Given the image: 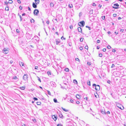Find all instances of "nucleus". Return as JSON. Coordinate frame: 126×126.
Segmentation results:
<instances>
[{
	"label": "nucleus",
	"instance_id": "nucleus-1",
	"mask_svg": "<svg viewBox=\"0 0 126 126\" xmlns=\"http://www.w3.org/2000/svg\"><path fill=\"white\" fill-rule=\"evenodd\" d=\"M93 87H95V90L97 91H98L100 89V86L98 85H96L95 84H94L93 85Z\"/></svg>",
	"mask_w": 126,
	"mask_h": 126
},
{
	"label": "nucleus",
	"instance_id": "nucleus-2",
	"mask_svg": "<svg viewBox=\"0 0 126 126\" xmlns=\"http://www.w3.org/2000/svg\"><path fill=\"white\" fill-rule=\"evenodd\" d=\"M85 25V22L84 21H82L79 22V25L82 27H83Z\"/></svg>",
	"mask_w": 126,
	"mask_h": 126
},
{
	"label": "nucleus",
	"instance_id": "nucleus-3",
	"mask_svg": "<svg viewBox=\"0 0 126 126\" xmlns=\"http://www.w3.org/2000/svg\"><path fill=\"white\" fill-rule=\"evenodd\" d=\"M28 75L27 74H25L23 77V79L25 80H27L28 79Z\"/></svg>",
	"mask_w": 126,
	"mask_h": 126
},
{
	"label": "nucleus",
	"instance_id": "nucleus-4",
	"mask_svg": "<svg viewBox=\"0 0 126 126\" xmlns=\"http://www.w3.org/2000/svg\"><path fill=\"white\" fill-rule=\"evenodd\" d=\"M114 6H113L112 7L113 8L115 9H117L118 8L117 7H119V5L117 3L114 4L113 5Z\"/></svg>",
	"mask_w": 126,
	"mask_h": 126
},
{
	"label": "nucleus",
	"instance_id": "nucleus-5",
	"mask_svg": "<svg viewBox=\"0 0 126 126\" xmlns=\"http://www.w3.org/2000/svg\"><path fill=\"white\" fill-rule=\"evenodd\" d=\"M56 44L57 45H59V43L60 42V40L59 39H56L55 40Z\"/></svg>",
	"mask_w": 126,
	"mask_h": 126
},
{
	"label": "nucleus",
	"instance_id": "nucleus-6",
	"mask_svg": "<svg viewBox=\"0 0 126 126\" xmlns=\"http://www.w3.org/2000/svg\"><path fill=\"white\" fill-rule=\"evenodd\" d=\"M39 13V11L38 10L35 9L34 11V15L37 16Z\"/></svg>",
	"mask_w": 126,
	"mask_h": 126
},
{
	"label": "nucleus",
	"instance_id": "nucleus-7",
	"mask_svg": "<svg viewBox=\"0 0 126 126\" xmlns=\"http://www.w3.org/2000/svg\"><path fill=\"white\" fill-rule=\"evenodd\" d=\"M52 118L55 121L56 120L57 118V116L56 115H52Z\"/></svg>",
	"mask_w": 126,
	"mask_h": 126
},
{
	"label": "nucleus",
	"instance_id": "nucleus-8",
	"mask_svg": "<svg viewBox=\"0 0 126 126\" xmlns=\"http://www.w3.org/2000/svg\"><path fill=\"white\" fill-rule=\"evenodd\" d=\"M3 52L5 54H7L8 52V50L6 49L5 48H4L3 49Z\"/></svg>",
	"mask_w": 126,
	"mask_h": 126
},
{
	"label": "nucleus",
	"instance_id": "nucleus-9",
	"mask_svg": "<svg viewBox=\"0 0 126 126\" xmlns=\"http://www.w3.org/2000/svg\"><path fill=\"white\" fill-rule=\"evenodd\" d=\"M37 4L33 2L32 3V6L34 8H36L37 7Z\"/></svg>",
	"mask_w": 126,
	"mask_h": 126
},
{
	"label": "nucleus",
	"instance_id": "nucleus-10",
	"mask_svg": "<svg viewBox=\"0 0 126 126\" xmlns=\"http://www.w3.org/2000/svg\"><path fill=\"white\" fill-rule=\"evenodd\" d=\"M78 31L79 32H81L82 33V28L80 27H78Z\"/></svg>",
	"mask_w": 126,
	"mask_h": 126
},
{
	"label": "nucleus",
	"instance_id": "nucleus-11",
	"mask_svg": "<svg viewBox=\"0 0 126 126\" xmlns=\"http://www.w3.org/2000/svg\"><path fill=\"white\" fill-rule=\"evenodd\" d=\"M50 84H51L52 86H54L55 83V82L52 81L50 82Z\"/></svg>",
	"mask_w": 126,
	"mask_h": 126
},
{
	"label": "nucleus",
	"instance_id": "nucleus-12",
	"mask_svg": "<svg viewBox=\"0 0 126 126\" xmlns=\"http://www.w3.org/2000/svg\"><path fill=\"white\" fill-rule=\"evenodd\" d=\"M34 1L36 4H39V0H34Z\"/></svg>",
	"mask_w": 126,
	"mask_h": 126
},
{
	"label": "nucleus",
	"instance_id": "nucleus-13",
	"mask_svg": "<svg viewBox=\"0 0 126 126\" xmlns=\"http://www.w3.org/2000/svg\"><path fill=\"white\" fill-rule=\"evenodd\" d=\"M19 64L21 66H23L24 65V63H23L22 62H19Z\"/></svg>",
	"mask_w": 126,
	"mask_h": 126
},
{
	"label": "nucleus",
	"instance_id": "nucleus-14",
	"mask_svg": "<svg viewBox=\"0 0 126 126\" xmlns=\"http://www.w3.org/2000/svg\"><path fill=\"white\" fill-rule=\"evenodd\" d=\"M50 6L51 7H54V5L53 3L52 2H51L50 4Z\"/></svg>",
	"mask_w": 126,
	"mask_h": 126
},
{
	"label": "nucleus",
	"instance_id": "nucleus-15",
	"mask_svg": "<svg viewBox=\"0 0 126 126\" xmlns=\"http://www.w3.org/2000/svg\"><path fill=\"white\" fill-rule=\"evenodd\" d=\"M8 2L7 1H5L4 2V4L6 5V7H8Z\"/></svg>",
	"mask_w": 126,
	"mask_h": 126
},
{
	"label": "nucleus",
	"instance_id": "nucleus-16",
	"mask_svg": "<svg viewBox=\"0 0 126 126\" xmlns=\"http://www.w3.org/2000/svg\"><path fill=\"white\" fill-rule=\"evenodd\" d=\"M101 112L103 114H106L105 112V110H101Z\"/></svg>",
	"mask_w": 126,
	"mask_h": 126
},
{
	"label": "nucleus",
	"instance_id": "nucleus-17",
	"mask_svg": "<svg viewBox=\"0 0 126 126\" xmlns=\"http://www.w3.org/2000/svg\"><path fill=\"white\" fill-rule=\"evenodd\" d=\"M76 98L78 99H80V96L78 94H77L76 95Z\"/></svg>",
	"mask_w": 126,
	"mask_h": 126
},
{
	"label": "nucleus",
	"instance_id": "nucleus-18",
	"mask_svg": "<svg viewBox=\"0 0 126 126\" xmlns=\"http://www.w3.org/2000/svg\"><path fill=\"white\" fill-rule=\"evenodd\" d=\"M87 84L90 86L91 85L90 81V80H88L87 82Z\"/></svg>",
	"mask_w": 126,
	"mask_h": 126
},
{
	"label": "nucleus",
	"instance_id": "nucleus-19",
	"mask_svg": "<svg viewBox=\"0 0 126 126\" xmlns=\"http://www.w3.org/2000/svg\"><path fill=\"white\" fill-rule=\"evenodd\" d=\"M93 9H91L90 11L89 14H93Z\"/></svg>",
	"mask_w": 126,
	"mask_h": 126
},
{
	"label": "nucleus",
	"instance_id": "nucleus-20",
	"mask_svg": "<svg viewBox=\"0 0 126 126\" xmlns=\"http://www.w3.org/2000/svg\"><path fill=\"white\" fill-rule=\"evenodd\" d=\"M64 70L66 72H68L69 71V69L68 68H66Z\"/></svg>",
	"mask_w": 126,
	"mask_h": 126
},
{
	"label": "nucleus",
	"instance_id": "nucleus-21",
	"mask_svg": "<svg viewBox=\"0 0 126 126\" xmlns=\"http://www.w3.org/2000/svg\"><path fill=\"white\" fill-rule=\"evenodd\" d=\"M53 101L55 103H57V100L56 98H54V99Z\"/></svg>",
	"mask_w": 126,
	"mask_h": 126
},
{
	"label": "nucleus",
	"instance_id": "nucleus-22",
	"mask_svg": "<svg viewBox=\"0 0 126 126\" xmlns=\"http://www.w3.org/2000/svg\"><path fill=\"white\" fill-rule=\"evenodd\" d=\"M13 1L11 0H9L8 3H13Z\"/></svg>",
	"mask_w": 126,
	"mask_h": 126
},
{
	"label": "nucleus",
	"instance_id": "nucleus-23",
	"mask_svg": "<svg viewBox=\"0 0 126 126\" xmlns=\"http://www.w3.org/2000/svg\"><path fill=\"white\" fill-rule=\"evenodd\" d=\"M61 108L63 110L67 112L68 111V110H66L65 109L63 108V107H62Z\"/></svg>",
	"mask_w": 126,
	"mask_h": 126
},
{
	"label": "nucleus",
	"instance_id": "nucleus-24",
	"mask_svg": "<svg viewBox=\"0 0 126 126\" xmlns=\"http://www.w3.org/2000/svg\"><path fill=\"white\" fill-rule=\"evenodd\" d=\"M20 89H21L24 90L25 89V86H23L22 87H21L20 88Z\"/></svg>",
	"mask_w": 126,
	"mask_h": 126
},
{
	"label": "nucleus",
	"instance_id": "nucleus-25",
	"mask_svg": "<svg viewBox=\"0 0 126 126\" xmlns=\"http://www.w3.org/2000/svg\"><path fill=\"white\" fill-rule=\"evenodd\" d=\"M73 82L76 84H77V80L76 79H74L73 80Z\"/></svg>",
	"mask_w": 126,
	"mask_h": 126
},
{
	"label": "nucleus",
	"instance_id": "nucleus-26",
	"mask_svg": "<svg viewBox=\"0 0 126 126\" xmlns=\"http://www.w3.org/2000/svg\"><path fill=\"white\" fill-rule=\"evenodd\" d=\"M5 10H7V11L9 10L8 6V7H6L5 8Z\"/></svg>",
	"mask_w": 126,
	"mask_h": 126
},
{
	"label": "nucleus",
	"instance_id": "nucleus-27",
	"mask_svg": "<svg viewBox=\"0 0 126 126\" xmlns=\"http://www.w3.org/2000/svg\"><path fill=\"white\" fill-rule=\"evenodd\" d=\"M86 28H88L89 30H91V28L90 27H89V26H86Z\"/></svg>",
	"mask_w": 126,
	"mask_h": 126
},
{
	"label": "nucleus",
	"instance_id": "nucleus-28",
	"mask_svg": "<svg viewBox=\"0 0 126 126\" xmlns=\"http://www.w3.org/2000/svg\"><path fill=\"white\" fill-rule=\"evenodd\" d=\"M91 63L89 62H88L87 63V64L89 65V66H90L91 65Z\"/></svg>",
	"mask_w": 126,
	"mask_h": 126
},
{
	"label": "nucleus",
	"instance_id": "nucleus-29",
	"mask_svg": "<svg viewBox=\"0 0 126 126\" xmlns=\"http://www.w3.org/2000/svg\"><path fill=\"white\" fill-rule=\"evenodd\" d=\"M69 7L70 8H72V7H73V5H72V4H69Z\"/></svg>",
	"mask_w": 126,
	"mask_h": 126
},
{
	"label": "nucleus",
	"instance_id": "nucleus-30",
	"mask_svg": "<svg viewBox=\"0 0 126 126\" xmlns=\"http://www.w3.org/2000/svg\"><path fill=\"white\" fill-rule=\"evenodd\" d=\"M41 104V103L40 102H37V104L38 105H40Z\"/></svg>",
	"mask_w": 126,
	"mask_h": 126
},
{
	"label": "nucleus",
	"instance_id": "nucleus-31",
	"mask_svg": "<svg viewBox=\"0 0 126 126\" xmlns=\"http://www.w3.org/2000/svg\"><path fill=\"white\" fill-rule=\"evenodd\" d=\"M47 74L49 76V75H51V72L49 71H48L47 72Z\"/></svg>",
	"mask_w": 126,
	"mask_h": 126
},
{
	"label": "nucleus",
	"instance_id": "nucleus-32",
	"mask_svg": "<svg viewBox=\"0 0 126 126\" xmlns=\"http://www.w3.org/2000/svg\"><path fill=\"white\" fill-rule=\"evenodd\" d=\"M107 48L108 49H110L111 48V47L110 45H108L107 47Z\"/></svg>",
	"mask_w": 126,
	"mask_h": 126
},
{
	"label": "nucleus",
	"instance_id": "nucleus-33",
	"mask_svg": "<svg viewBox=\"0 0 126 126\" xmlns=\"http://www.w3.org/2000/svg\"><path fill=\"white\" fill-rule=\"evenodd\" d=\"M83 38H81L80 39V42H82L83 41Z\"/></svg>",
	"mask_w": 126,
	"mask_h": 126
},
{
	"label": "nucleus",
	"instance_id": "nucleus-34",
	"mask_svg": "<svg viewBox=\"0 0 126 126\" xmlns=\"http://www.w3.org/2000/svg\"><path fill=\"white\" fill-rule=\"evenodd\" d=\"M99 56L100 57H101L102 56V54H99Z\"/></svg>",
	"mask_w": 126,
	"mask_h": 126
},
{
	"label": "nucleus",
	"instance_id": "nucleus-35",
	"mask_svg": "<svg viewBox=\"0 0 126 126\" xmlns=\"http://www.w3.org/2000/svg\"><path fill=\"white\" fill-rule=\"evenodd\" d=\"M59 117H60L62 118H62L63 116V115L62 114H61L59 115Z\"/></svg>",
	"mask_w": 126,
	"mask_h": 126
},
{
	"label": "nucleus",
	"instance_id": "nucleus-36",
	"mask_svg": "<svg viewBox=\"0 0 126 126\" xmlns=\"http://www.w3.org/2000/svg\"><path fill=\"white\" fill-rule=\"evenodd\" d=\"M47 92L48 93V94L50 95H51V93L48 90H47Z\"/></svg>",
	"mask_w": 126,
	"mask_h": 126
},
{
	"label": "nucleus",
	"instance_id": "nucleus-37",
	"mask_svg": "<svg viewBox=\"0 0 126 126\" xmlns=\"http://www.w3.org/2000/svg\"><path fill=\"white\" fill-rule=\"evenodd\" d=\"M33 99L34 100H38V99L36 97H33Z\"/></svg>",
	"mask_w": 126,
	"mask_h": 126
},
{
	"label": "nucleus",
	"instance_id": "nucleus-38",
	"mask_svg": "<svg viewBox=\"0 0 126 126\" xmlns=\"http://www.w3.org/2000/svg\"><path fill=\"white\" fill-rule=\"evenodd\" d=\"M102 19L103 20H104L105 18V16L102 17Z\"/></svg>",
	"mask_w": 126,
	"mask_h": 126
},
{
	"label": "nucleus",
	"instance_id": "nucleus-39",
	"mask_svg": "<svg viewBox=\"0 0 126 126\" xmlns=\"http://www.w3.org/2000/svg\"><path fill=\"white\" fill-rule=\"evenodd\" d=\"M31 23L34 22V20L33 19H32L31 20Z\"/></svg>",
	"mask_w": 126,
	"mask_h": 126
},
{
	"label": "nucleus",
	"instance_id": "nucleus-40",
	"mask_svg": "<svg viewBox=\"0 0 126 126\" xmlns=\"http://www.w3.org/2000/svg\"><path fill=\"white\" fill-rule=\"evenodd\" d=\"M38 77V81H39L40 82H41V79H40V78L38 77Z\"/></svg>",
	"mask_w": 126,
	"mask_h": 126
},
{
	"label": "nucleus",
	"instance_id": "nucleus-41",
	"mask_svg": "<svg viewBox=\"0 0 126 126\" xmlns=\"http://www.w3.org/2000/svg\"><path fill=\"white\" fill-rule=\"evenodd\" d=\"M61 39L62 40H63V39H64V40H65V38H64L63 37V36H62L61 37Z\"/></svg>",
	"mask_w": 126,
	"mask_h": 126
},
{
	"label": "nucleus",
	"instance_id": "nucleus-42",
	"mask_svg": "<svg viewBox=\"0 0 126 126\" xmlns=\"http://www.w3.org/2000/svg\"><path fill=\"white\" fill-rule=\"evenodd\" d=\"M113 17H115L117 15L116 14H113Z\"/></svg>",
	"mask_w": 126,
	"mask_h": 126
},
{
	"label": "nucleus",
	"instance_id": "nucleus-43",
	"mask_svg": "<svg viewBox=\"0 0 126 126\" xmlns=\"http://www.w3.org/2000/svg\"><path fill=\"white\" fill-rule=\"evenodd\" d=\"M16 32L17 33H19V30L18 29H17L16 30Z\"/></svg>",
	"mask_w": 126,
	"mask_h": 126
},
{
	"label": "nucleus",
	"instance_id": "nucleus-44",
	"mask_svg": "<svg viewBox=\"0 0 126 126\" xmlns=\"http://www.w3.org/2000/svg\"><path fill=\"white\" fill-rule=\"evenodd\" d=\"M17 1L18 3L20 4L21 3V1L20 0H17Z\"/></svg>",
	"mask_w": 126,
	"mask_h": 126
},
{
	"label": "nucleus",
	"instance_id": "nucleus-45",
	"mask_svg": "<svg viewBox=\"0 0 126 126\" xmlns=\"http://www.w3.org/2000/svg\"><path fill=\"white\" fill-rule=\"evenodd\" d=\"M85 49H88V47L87 46H85Z\"/></svg>",
	"mask_w": 126,
	"mask_h": 126
},
{
	"label": "nucleus",
	"instance_id": "nucleus-46",
	"mask_svg": "<svg viewBox=\"0 0 126 126\" xmlns=\"http://www.w3.org/2000/svg\"><path fill=\"white\" fill-rule=\"evenodd\" d=\"M79 49H80V50H83V48H82V47H79Z\"/></svg>",
	"mask_w": 126,
	"mask_h": 126
},
{
	"label": "nucleus",
	"instance_id": "nucleus-47",
	"mask_svg": "<svg viewBox=\"0 0 126 126\" xmlns=\"http://www.w3.org/2000/svg\"><path fill=\"white\" fill-rule=\"evenodd\" d=\"M73 99H71L70 100V102L71 103H73Z\"/></svg>",
	"mask_w": 126,
	"mask_h": 126
},
{
	"label": "nucleus",
	"instance_id": "nucleus-48",
	"mask_svg": "<svg viewBox=\"0 0 126 126\" xmlns=\"http://www.w3.org/2000/svg\"><path fill=\"white\" fill-rule=\"evenodd\" d=\"M124 29H121L120 30V31L121 32H124Z\"/></svg>",
	"mask_w": 126,
	"mask_h": 126
},
{
	"label": "nucleus",
	"instance_id": "nucleus-49",
	"mask_svg": "<svg viewBox=\"0 0 126 126\" xmlns=\"http://www.w3.org/2000/svg\"><path fill=\"white\" fill-rule=\"evenodd\" d=\"M28 9L29 11H31V8L29 7H28Z\"/></svg>",
	"mask_w": 126,
	"mask_h": 126
},
{
	"label": "nucleus",
	"instance_id": "nucleus-50",
	"mask_svg": "<svg viewBox=\"0 0 126 126\" xmlns=\"http://www.w3.org/2000/svg\"><path fill=\"white\" fill-rule=\"evenodd\" d=\"M100 42V40H98L97 41V43H99Z\"/></svg>",
	"mask_w": 126,
	"mask_h": 126
},
{
	"label": "nucleus",
	"instance_id": "nucleus-51",
	"mask_svg": "<svg viewBox=\"0 0 126 126\" xmlns=\"http://www.w3.org/2000/svg\"><path fill=\"white\" fill-rule=\"evenodd\" d=\"M114 33L116 34H118V32H114Z\"/></svg>",
	"mask_w": 126,
	"mask_h": 126
},
{
	"label": "nucleus",
	"instance_id": "nucleus-52",
	"mask_svg": "<svg viewBox=\"0 0 126 126\" xmlns=\"http://www.w3.org/2000/svg\"><path fill=\"white\" fill-rule=\"evenodd\" d=\"M102 50L104 52H105L106 50V48H104Z\"/></svg>",
	"mask_w": 126,
	"mask_h": 126
},
{
	"label": "nucleus",
	"instance_id": "nucleus-53",
	"mask_svg": "<svg viewBox=\"0 0 126 126\" xmlns=\"http://www.w3.org/2000/svg\"><path fill=\"white\" fill-rule=\"evenodd\" d=\"M116 51V50L115 49H113L112 50V52H115Z\"/></svg>",
	"mask_w": 126,
	"mask_h": 126
},
{
	"label": "nucleus",
	"instance_id": "nucleus-54",
	"mask_svg": "<svg viewBox=\"0 0 126 126\" xmlns=\"http://www.w3.org/2000/svg\"><path fill=\"white\" fill-rule=\"evenodd\" d=\"M17 78V77H16V76H14V77H13V79H16Z\"/></svg>",
	"mask_w": 126,
	"mask_h": 126
},
{
	"label": "nucleus",
	"instance_id": "nucleus-55",
	"mask_svg": "<svg viewBox=\"0 0 126 126\" xmlns=\"http://www.w3.org/2000/svg\"><path fill=\"white\" fill-rule=\"evenodd\" d=\"M38 68V67L37 66H35V69H37Z\"/></svg>",
	"mask_w": 126,
	"mask_h": 126
},
{
	"label": "nucleus",
	"instance_id": "nucleus-56",
	"mask_svg": "<svg viewBox=\"0 0 126 126\" xmlns=\"http://www.w3.org/2000/svg\"><path fill=\"white\" fill-rule=\"evenodd\" d=\"M114 66V65L113 64H112L111 66V68H113Z\"/></svg>",
	"mask_w": 126,
	"mask_h": 126
},
{
	"label": "nucleus",
	"instance_id": "nucleus-57",
	"mask_svg": "<svg viewBox=\"0 0 126 126\" xmlns=\"http://www.w3.org/2000/svg\"><path fill=\"white\" fill-rule=\"evenodd\" d=\"M46 22L47 24H49V21L47 20V21Z\"/></svg>",
	"mask_w": 126,
	"mask_h": 126
},
{
	"label": "nucleus",
	"instance_id": "nucleus-58",
	"mask_svg": "<svg viewBox=\"0 0 126 126\" xmlns=\"http://www.w3.org/2000/svg\"><path fill=\"white\" fill-rule=\"evenodd\" d=\"M110 80H109L108 81H107V82L108 83H110Z\"/></svg>",
	"mask_w": 126,
	"mask_h": 126
},
{
	"label": "nucleus",
	"instance_id": "nucleus-59",
	"mask_svg": "<svg viewBox=\"0 0 126 126\" xmlns=\"http://www.w3.org/2000/svg\"><path fill=\"white\" fill-rule=\"evenodd\" d=\"M21 125H22V126H26V125L24 124H22Z\"/></svg>",
	"mask_w": 126,
	"mask_h": 126
},
{
	"label": "nucleus",
	"instance_id": "nucleus-60",
	"mask_svg": "<svg viewBox=\"0 0 126 126\" xmlns=\"http://www.w3.org/2000/svg\"><path fill=\"white\" fill-rule=\"evenodd\" d=\"M107 114H110V112L109 111H108L107 112Z\"/></svg>",
	"mask_w": 126,
	"mask_h": 126
},
{
	"label": "nucleus",
	"instance_id": "nucleus-61",
	"mask_svg": "<svg viewBox=\"0 0 126 126\" xmlns=\"http://www.w3.org/2000/svg\"><path fill=\"white\" fill-rule=\"evenodd\" d=\"M76 103L77 104H79V101H77L76 102Z\"/></svg>",
	"mask_w": 126,
	"mask_h": 126
},
{
	"label": "nucleus",
	"instance_id": "nucleus-62",
	"mask_svg": "<svg viewBox=\"0 0 126 126\" xmlns=\"http://www.w3.org/2000/svg\"><path fill=\"white\" fill-rule=\"evenodd\" d=\"M96 5V4H95L94 3H93V6H95Z\"/></svg>",
	"mask_w": 126,
	"mask_h": 126
},
{
	"label": "nucleus",
	"instance_id": "nucleus-63",
	"mask_svg": "<svg viewBox=\"0 0 126 126\" xmlns=\"http://www.w3.org/2000/svg\"><path fill=\"white\" fill-rule=\"evenodd\" d=\"M68 44L70 46H71V43H68Z\"/></svg>",
	"mask_w": 126,
	"mask_h": 126
},
{
	"label": "nucleus",
	"instance_id": "nucleus-64",
	"mask_svg": "<svg viewBox=\"0 0 126 126\" xmlns=\"http://www.w3.org/2000/svg\"><path fill=\"white\" fill-rule=\"evenodd\" d=\"M57 126H62V125L61 124H58L57 125Z\"/></svg>",
	"mask_w": 126,
	"mask_h": 126
}]
</instances>
